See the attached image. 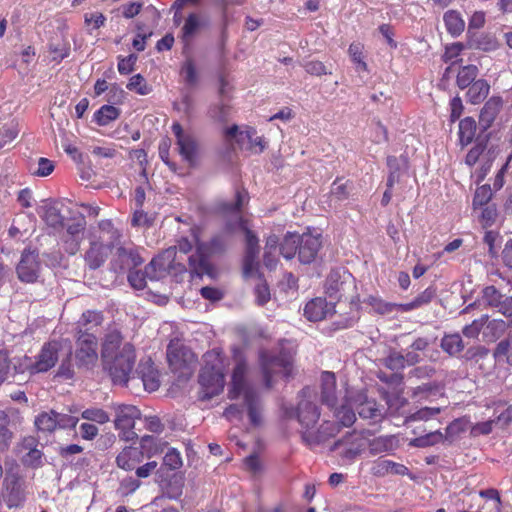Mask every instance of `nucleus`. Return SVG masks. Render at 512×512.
<instances>
[{"instance_id":"nucleus-27","label":"nucleus","mask_w":512,"mask_h":512,"mask_svg":"<svg viewBox=\"0 0 512 512\" xmlns=\"http://www.w3.org/2000/svg\"><path fill=\"white\" fill-rule=\"evenodd\" d=\"M407 471L406 466L382 458L375 461L371 468L372 474L377 477H384L388 474L405 475Z\"/></svg>"},{"instance_id":"nucleus-64","label":"nucleus","mask_w":512,"mask_h":512,"mask_svg":"<svg viewBox=\"0 0 512 512\" xmlns=\"http://www.w3.org/2000/svg\"><path fill=\"white\" fill-rule=\"evenodd\" d=\"M127 89L135 90L140 95H147L151 88L147 86L144 77L141 74H136L131 77L127 84Z\"/></svg>"},{"instance_id":"nucleus-7","label":"nucleus","mask_w":512,"mask_h":512,"mask_svg":"<svg viewBox=\"0 0 512 512\" xmlns=\"http://www.w3.org/2000/svg\"><path fill=\"white\" fill-rule=\"evenodd\" d=\"M299 397L296 409H286L285 415L288 418L296 417L299 424L308 431L318 422L320 411L315 403V396L309 388L302 389Z\"/></svg>"},{"instance_id":"nucleus-47","label":"nucleus","mask_w":512,"mask_h":512,"mask_svg":"<svg viewBox=\"0 0 512 512\" xmlns=\"http://www.w3.org/2000/svg\"><path fill=\"white\" fill-rule=\"evenodd\" d=\"M201 28V15L191 13L185 20L182 27V38L184 41L189 39Z\"/></svg>"},{"instance_id":"nucleus-44","label":"nucleus","mask_w":512,"mask_h":512,"mask_svg":"<svg viewBox=\"0 0 512 512\" xmlns=\"http://www.w3.org/2000/svg\"><path fill=\"white\" fill-rule=\"evenodd\" d=\"M443 440V434L438 430L430 431L427 434L414 438L409 442L410 446L425 448L433 446Z\"/></svg>"},{"instance_id":"nucleus-23","label":"nucleus","mask_w":512,"mask_h":512,"mask_svg":"<svg viewBox=\"0 0 512 512\" xmlns=\"http://www.w3.org/2000/svg\"><path fill=\"white\" fill-rule=\"evenodd\" d=\"M140 410L133 405H121L117 408L115 427L117 428H134L135 421L140 419Z\"/></svg>"},{"instance_id":"nucleus-19","label":"nucleus","mask_w":512,"mask_h":512,"mask_svg":"<svg viewBox=\"0 0 512 512\" xmlns=\"http://www.w3.org/2000/svg\"><path fill=\"white\" fill-rule=\"evenodd\" d=\"M172 131L176 137V144L180 155L190 164L195 161L197 144L192 135L187 134L183 131L182 126L179 123L172 125Z\"/></svg>"},{"instance_id":"nucleus-29","label":"nucleus","mask_w":512,"mask_h":512,"mask_svg":"<svg viewBox=\"0 0 512 512\" xmlns=\"http://www.w3.org/2000/svg\"><path fill=\"white\" fill-rule=\"evenodd\" d=\"M62 206L58 202L45 205L43 219L48 226L54 229L64 228L66 217L62 214Z\"/></svg>"},{"instance_id":"nucleus-34","label":"nucleus","mask_w":512,"mask_h":512,"mask_svg":"<svg viewBox=\"0 0 512 512\" xmlns=\"http://www.w3.org/2000/svg\"><path fill=\"white\" fill-rule=\"evenodd\" d=\"M397 447V439L395 436H381L374 438L369 443V452L377 455L383 452H389Z\"/></svg>"},{"instance_id":"nucleus-30","label":"nucleus","mask_w":512,"mask_h":512,"mask_svg":"<svg viewBox=\"0 0 512 512\" xmlns=\"http://www.w3.org/2000/svg\"><path fill=\"white\" fill-rule=\"evenodd\" d=\"M35 443V439L32 437L26 438L24 440V446L29 449V451L23 456L22 463L24 466L30 468H39L43 465V453L41 450L37 448H32Z\"/></svg>"},{"instance_id":"nucleus-22","label":"nucleus","mask_w":512,"mask_h":512,"mask_svg":"<svg viewBox=\"0 0 512 512\" xmlns=\"http://www.w3.org/2000/svg\"><path fill=\"white\" fill-rule=\"evenodd\" d=\"M342 446H346L342 452L343 457L353 459L360 454L363 447V439L355 432L347 433L343 438L337 440L332 450H336Z\"/></svg>"},{"instance_id":"nucleus-17","label":"nucleus","mask_w":512,"mask_h":512,"mask_svg":"<svg viewBox=\"0 0 512 512\" xmlns=\"http://www.w3.org/2000/svg\"><path fill=\"white\" fill-rule=\"evenodd\" d=\"M40 271L38 254L35 251L24 250L16 267L18 278L22 282L33 283L37 280Z\"/></svg>"},{"instance_id":"nucleus-21","label":"nucleus","mask_w":512,"mask_h":512,"mask_svg":"<svg viewBox=\"0 0 512 512\" xmlns=\"http://www.w3.org/2000/svg\"><path fill=\"white\" fill-rule=\"evenodd\" d=\"M60 344L58 342H49L45 344L35 360L36 372H46L54 365L59 359Z\"/></svg>"},{"instance_id":"nucleus-12","label":"nucleus","mask_w":512,"mask_h":512,"mask_svg":"<svg viewBox=\"0 0 512 512\" xmlns=\"http://www.w3.org/2000/svg\"><path fill=\"white\" fill-rule=\"evenodd\" d=\"M480 302L485 308L496 309L505 317H512V296L502 294L494 285L482 289Z\"/></svg>"},{"instance_id":"nucleus-56","label":"nucleus","mask_w":512,"mask_h":512,"mask_svg":"<svg viewBox=\"0 0 512 512\" xmlns=\"http://www.w3.org/2000/svg\"><path fill=\"white\" fill-rule=\"evenodd\" d=\"M488 319V315H482L479 319H475L471 324L466 325L462 329L463 335L468 338H477Z\"/></svg>"},{"instance_id":"nucleus-55","label":"nucleus","mask_w":512,"mask_h":512,"mask_svg":"<svg viewBox=\"0 0 512 512\" xmlns=\"http://www.w3.org/2000/svg\"><path fill=\"white\" fill-rule=\"evenodd\" d=\"M330 194L338 201L347 199L350 194L349 181L343 182L342 178H337L332 184Z\"/></svg>"},{"instance_id":"nucleus-41","label":"nucleus","mask_w":512,"mask_h":512,"mask_svg":"<svg viewBox=\"0 0 512 512\" xmlns=\"http://www.w3.org/2000/svg\"><path fill=\"white\" fill-rule=\"evenodd\" d=\"M298 243L299 235L288 232L280 244L281 255L288 260L292 259L298 253Z\"/></svg>"},{"instance_id":"nucleus-31","label":"nucleus","mask_w":512,"mask_h":512,"mask_svg":"<svg viewBox=\"0 0 512 512\" xmlns=\"http://www.w3.org/2000/svg\"><path fill=\"white\" fill-rule=\"evenodd\" d=\"M248 202V193L245 190H237L233 202H222L218 209L224 214L239 215L241 208Z\"/></svg>"},{"instance_id":"nucleus-2","label":"nucleus","mask_w":512,"mask_h":512,"mask_svg":"<svg viewBox=\"0 0 512 512\" xmlns=\"http://www.w3.org/2000/svg\"><path fill=\"white\" fill-rule=\"evenodd\" d=\"M98 342L93 333L82 332L79 329L75 343V362H72V352L69 351L61 360L57 376L64 379H71L75 374V367L78 369L91 370L98 361Z\"/></svg>"},{"instance_id":"nucleus-26","label":"nucleus","mask_w":512,"mask_h":512,"mask_svg":"<svg viewBox=\"0 0 512 512\" xmlns=\"http://www.w3.org/2000/svg\"><path fill=\"white\" fill-rule=\"evenodd\" d=\"M321 398L327 406L334 408L337 402L336 397V379L332 372H323L321 377Z\"/></svg>"},{"instance_id":"nucleus-63","label":"nucleus","mask_w":512,"mask_h":512,"mask_svg":"<svg viewBox=\"0 0 512 512\" xmlns=\"http://www.w3.org/2000/svg\"><path fill=\"white\" fill-rule=\"evenodd\" d=\"M163 464L170 470L179 469L183 464L180 452L175 448H170L163 458Z\"/></svg>"},{"instance_id":"nucleus-40","label":"nucleus","mask_w":512,"mask_h":512,"mask_svg":"<svg viewBox=\"0 0 512 512\" xmlns=\"http://www.w3.org/2000/svg\"><path fill=\"white\" fill-rule=\"evenodd\" d=\"M441 348L450 356H456L464 349V343L459 334L445 335L441 339Z\"/></svg>"},{"instance_id":"nucleus-8","label":"nucleus","mask_w":512,"mask_h":512,"mask_svg":"<svg viewBox=\"0 0 512 512\" xmlns=\"http://www.w3.org/2000/svg\"><path fill=\"white\" fill-rule=\"evenodd\" d=\"M260 362L264 383L268 389L273 387L275 376L288 377L290 375L291 360L284 354L272 355L267 351H262Z\"/></svg>"},{"instance_id":"nucleus-14","label":"nucleus","mask_w":512,"mask_h":512,"mask_svg":"<svg viewBox=\"0 0 512 512\" xmlns=\"http://www.w3.org/2000/svg\"><path fill=\"white\" fill-rule=\"evenodd\" d=\"M2 496L8 508H17L24 502L25 494L21 478L11 470L6 472Z\"/></svg>"},{"instance_id":"nucleus-48","label":"nucleus","mask_w":512,"mask_h":512,"mask_svg":"<svg viewBox=\"0 0 512 512\" xmlns=\"http://www.w3.org/2000/svg\"><path fill=\"white\" fill-rule=\"evenodd\" d=\"M382 364L391 371H403L405 369L403 353L391 349L388 355L382 359Z\"/></svg>"},{"instance_id":"nucleus-51","label":"nucleus","mask_w":512,"mask_h":512,"mask_svg":"<svg viewBox=\"0 0 512 512\" xmlns=\"http://www.w3.org/2000/svg\"><path fill=\"white\" fill-rule=\"evenodd\" d=\"M11 365L12 375L23 374L25 372H29L30 374L37 373L35 368V360L28 356L17 358L14 360V362L11 361Z\"/></svg>"},{"instance_id":"nucleus-24","label":"nucleus","mask_w":512,"mask_h":512,"mask_svg":"<svg viewBox=\"0 0 512 512\" xmlns=\"http://www.w3.org/2000/svg\"><path fill=\"white\" fill-rule=\"evenodd\" d=\"M143 456V450L127 446L117 455L116 464L123 470L131 471L142 461Z\"/></svg>"},{"instance_id":"nucleus-42","label":"nucleus","mask_w":512,"mask_h":512,"mask_svg":"<svg viewBox=\"0 0 512 512\" xmlns=\"http://www.w3.org/2000/svg\"><path fill=\"white\" fill-rule=\"evenodd\" d=\"M444 22L448 32L453 36H458L464 31L465 22L454 10H449L444 14Z\"/></svg>"},{"instance_id":"nucleus-35","label":"nucleus","mask_w":512,"mask_h":512,"mask_svg":"<svg viewBox=\"0 0 512 512\" xmlns=\"http://www.w3.org/2000/svg\"><path fill=\"white\" fill-rule=\"evenodd\" d=\"M166 445L167 442L158 439L152 435H144L140 439L141 449L148 458L158 453H162Z\"/></svg>"},{"instance_id":"nucleus-5","label":"nucleus","mask_w":512,"mask_h":512,"mask_svg":"<svg viewBox=\"0 0 512 512\" xmlns=\"http://www.w3.org/2000/svg\"><path fill=\"white\" fill-rule=\"evenodd\" d=\"M187 271L189 267L185 266L181 255H177L176 247L167 248L145 266V273L150 281H158L167 275H172L177 282H180Z\"/></svg>"},{"instance_id":"nucleus-54","label":"nucleus","mask_w":512,"mask_h":512,"mask_svg":"<svg viewBox=\"0 0 512 512\" xmlns=\"http://www.w3.org/2000/svg\"><path fill=\"white\" fill-rule=\"evenodd\" d=\"M492 189L490 185L485 184L478 187L473 197V208L477 209L488 204L492 198Z\"/></svg>"},{"instance_id":"nucleus-4","label":"nucleus","mask_w":512,"mask_h":512,"mask_svg":"<svg viewBox=\"0 0 512 512\" xmlns=\"http://www.w3.org/2000/svg\"><path fill=\"white\" fill-rule=\"evenodd\" d=\"M226 246V240L222 235L214 236L208 243L197 241L196 251L187 258L191 276L202 278L204 275H207L210 278H214L215 270L209 261V257L214 254L223 253Z\"/></svg>"},{"instance_id":"nucleus-45","label":"nucleus","mask_w":512,"mask_h":512,"mask_svg":"<svg viewBox=\"0 0 512 512\" xmlns=\"http://www.w3.org/2000/svg\"><path fill=\"white\" fill-rule=\"evenodd\" d=\"M478 75V68L475 65H467L462 67L457 75V85L460 89H465L475 82Z\"/></svg>"},{"instance_id":"nucleus-28","label":"nucleus","mask_w":512,"mask_h":512,"mask_svg":"<svg viewBox=\"0 0 512 512\" xmlns=\"http://www.w3.org/2000/svg\"><path fill=\"white\" fill-rule=\"evenodd\" d=\"M501 107L502 100L499 97H492L485 103L479 117V124L483 130H486L490 127L498 115Z\"/></svg>"},{"instance_id":"nucleus-49","label":"nucleus","mask_w":512,"mask_h":512,"mask_svg":"<svg viewBox=\"0 0 512 512\" xmlns=\"http://www.w3.org/2000/svg\"><path fill=\"white\" fill-rule=\"evenodd\" d=\"M371 308L380 315H386L394 312L397 308L396 303L386 302L376 296H369L365 300Z\"/></svg>"},{"instance_id":"nucleus-39","label":"nucleus","mask_w":512,"mask_h":512,"mask_svg":"<svg viewBox=\"0 0 512 512\" xmlns=\"http://www.w3.org/2000/svg\"><path fill=\"white\" fill-rule=\"evenodd\" d=\"M336 431L337 428L335 424L324 422L318 430L317 435L314 436L310 432H303L302 437L308 444H315L324 441L327 437L333 436Z\"/></svg>"},{"instance_id":"nucleus-37","label":"nucleus","mask_w":512,"mask_h":512,"mask_svg":"<svg viewBox=\"0 0 512 512\" xmlns=\"http://www.w3.org/2000/svg\"><path fill=\"white\" fill-rule=\"evenodd\" d=\"M35 426L39 431L52 433L57 429V412H42L35 418Z\"/></svg>"},{"instance_id":"nucleus-6","label":"nucleus","mask_w":512,"mask_h":512,"mask_svg":"<svg viewBox=\"0 0 512 512\" xmlns=\"http://www.w3.org/2000/svg\"><path fill=\"white\" fill-rule=\"evenodd\" d=\"M203 358L205 365L199 374V394L202 400H209L223 391L225 380L219 353L213 350L205 353Z\"/></svg>"},{"instance_id":"nucleus-16","label":"nucleus","mask_w":512,"mask_h":512,"mask_svg":"<svg viewBox=\"0 0 512 512\" xmlns=\"http://www.w3.org/2000/svg\"><path fill=\"white\" fill-rule=\"evenodd\" d=\"M298 259L302 264H311L315 261L321 247L322 235L310 232L299 235Z\"/></svg>"},{"instance_id":"nucleus-58","label":"nucleus","mask_w":512,"mask_h":512,"mask_svg":"<svg viewBox=\"0 0 512 512\" xmlns=\"http://www.w3.org/2000/svg\"><path fill=\"white\" fill-rule=\"evenodd\" d=\"M253 276H258L259 278V283L255 286L254 293L256 296V303L262 306L270 300V290L267 283L261 279L259 271Z\"/></svg>"},{"instance_id":"nucleus-43","label":"nucleus","mask_w":512,"mask_h":512,"mask_svg":"<svg viewBox=\"0 0 512 512\" xmlns=\"http://www.w3.org/2000/svg\"><path fill=\"white\" fill-rule=\"evenodd\" d=\"M358 414L363 419H378L382 417V413L378 405L373 399H365L357 406Z\"/></svg>"},{"instance_id":"nucleus-11","label":"nucleus","mask_w":512,"mask_h":512,"mask_svg":"<svg viewBox=\"0 0 512 512\" xmlns=\"http://www.w3.org/2000/svg\"><path fill=\"white\" fill-rule=\"evenodd\" d=\"M352 288H354V278L347 271L332 270L326 279V294L335 302L345 296Z\"/></svg>"},{"instance_id":"nucleus-60","label":"nucleus","mask_w":512,"mask_h":512,"mask_svg":"<svg viewBox=\"0 0 512 512\" xmlns=\"http://www.w3.org/2000/svg\"><path fill=\"white\" fill-rule=\"evenodd\" d=\"M335 417L343 426L346 427L352 425L356 420V416L353 409L347 405H341L340 408L336 409Z\"/></svg>"},{"instance_id":"nucleus-15","label":"nucleus","mask_w":512,"mask_h":512,"mask_svg":"<svg viewBox=\"0 0 512 512\" xmlns=\"http://www.w3.org/2000/svg\"><path fill=\"white\" fill-rule=\"evenodd\" d=\"M167 360L173 370H179L193 363L195 355L179 339H172L167 346Z\"/></svg>"},{"instance_id":"nucleus-61","label":"nucleus","mask_w":512,"mask_h":512,"mask_svg":"<svg viewBox=\"0 0 512 512\" xmlns=\"http://www.w3.org/2000/svg\"><path fill=\"white\" fill-rule=\"evenodd\" d=\"M55 165L54 162L48 158L41 157L38 159V167L36 169L30 168V172L32 175L37 177H46L49 176L54 171Z\"/></svg>"},{"instance_id":"nucleus-20","label":"nucleus","mask_w":512,"mask_h":512,"mask_svg":"<svg viewBox=\"0 0 512 512\" xmlns=\"http://www.w3.org/2000/svg\"><path fill=\"white\" fill-rule=\"evenodd\" d=\"M132 381H140L144 386L145 390L153 392L159 387V380L157 371L153 367V363L150 359L147 361H141L138 367L135 369Z\"/></svg>"},{"instance_id":"nucleus-52","label":"nucleus","mask_w":512,"mask_h":512,"mask_svg":"<svg viewBox=\"0 0 512 512\" xmlns=\"http://www.w3.org/2000/svg\"><path fill=\"white\" fill-rule=\"evenodd\" d=\"M487 140H488L487 135H484V136L478 135V137L476 138L475 146L473 148H471L470 151L466 155V159H465L466 164H468L469 166H473L477 163L480 155L483 153V151L486 148Z\"/></svg>"},{"instance_id":"nucleus-33","label":"nucleus","mask_w":512,"mask_h":512,"mask_svg":"<svg viewBox=\"0 0 512 512\" xmlns=\"http://www.w3.org/2000/svg\"><path fill=\"white\" fill-rule=\"evenodd\" d=\"M477 124L472 117H465L459 122V141L462 146L470 144L476 134Z\"/></svg>"},{"instance_id":"nucleus-18","label":"nucleus","mask_w":512,"mask_h":512,"mask_svg":"<svg viewBox=\"0 0 512 512\" xmlns=\"http://www.w3.org/2000/svg\"><path fill=\"white\" fill-rule=\"evenodd\" d=\"M335 304L331 299L328 302L325 298L316 297L305 305L304 315L309 321H321L335 313Z\"/></svg>"},{"instance_id":"nucleus-59","label":"nucleus","mask_w":512,"mask_h":512,"mask_svg":"<svg viewBox=\"0 0 512 512\" xmlns=\"http://www.w3.org/2000/svg\"><path fill=\"white\" fill-rule=\"evenodd\" d=\"M440 408H432V407H424L416 411L415 413L409 415L406 418V423L412 421H428L440 413Z\"/></svg>"},{"instance_id":"nucleus-1","label":"nucleus","mask_w":512,"mask_h":512,"mask_svg":"<svg viewBox=\"0 0 512 512\" xmlns=\"http://www.w3.org/2000/svg\"><path fill=\"white\" fill-rule=\"evenodd\" d=\"M101 357L104 369L114 384L126 385L133 376L136 353L130 342H124L121 332L112 328L102 343Z\"/></svg>"},{"instance_id":"nucleus-13","label":"nucleus","mask_w":512,"mask_h":512,"mask_svg":"<svg viewBox=\"0 0 512 512\" xmlns=\"http://www.w3.org/2000/svg\"><path fill=\"white\" fill-rule=\"evenodd\" d=\"M64 227H66V233L63 235L65 250L70 255H75L79 251L80 244L84 239L86 220L84 216L78 215L69 219Z\"/></svg>"},{"instance_id":"nucleus-25","label":"nucleus","mask_w":512,"mask_h":512,"mask_svg":"<svg viewBox=\"0 0 512 512\" xmlns=\"http://www.w3.org/2000/svg\"><path fill=\"white\" fill-rule=\"evenodd\" d=\"M106 258V247L102 243L96 241L90 243V247L84 255L85 263L91 270L100 268L106 261Z\"/></svg>"},{"instance_id":"nucleus-36","label":"nucleus","mask_w":512,"mask_h":512,"mask_svg":"<svg viewBox=\"0 0 512 512\" xmlns=\"http://www.w3.org/2000/svg\"><path fill=\"white\" fill-rule=\"evenodd\" d=\"M489 89L490 86L486 80H477L468 86L467 97L473 104L480 103L487 97Z\"/></svg>"},{"instance_id":"nucleus-46","label":"nucleus","mask_w":512,"mask_h":512,"mask_svg":"<svg viewBox=\"0 0 512 512\" xmlns=\"http://www.w3.org/2000/svg\"><path fill=\"white\" fill-rule=\"evenodd\" d=\"M231 113V106L228 104L226 99H221L218 104H215L209 108V117L215 121L226 122Z\"/></svg>"},{"instance_id":"nucleus-3","label":"nucleus","mask_w":512,"mask_h":512,"mask_svg":"<svg viewBox=\"0 0 512 512\" xmlns=\"http://www.w3.org/2000/svg\"><path fill=\"white\" fill-rule=\"evenodd\" d=\"M247 366L243 360H238L233 369L231 387L228 392L230 399H237L243 395L248 409V415L253 425L260 423V402L257 392L246 380Z\"/></svg>"},{"instance_id":"nucleus-62","label":"nucleus","mask_w":512,"mask_h":512,"mask_svg":"<svg viewBox=\"0 0 512 512\" xmlns=\"http://www.w3.org/2000/svg\"><path fill=\"white\" fill-rule=\"evenodd\" d=\"M82 418L94 421L99 424H104L109 421V415L103 409L100 408H90L86 409L82 412Z\"/></svg>"},{"instance_id":"nucleus-9","label":"nucleus","mask_w":512,"mask_h":512,"mask_svg":"<svg viewBox=\"0 0 512 512\" xmlns=\"http://www.w3.org/2000/svg\"><path fill=\"white\" fill-rule=\"evenodd\" d=\"M239 226L245 234V255L243 259V275L244 277H253L254 274L258 272L259 269V239L255 235L253 231H251L246 222L242 219V217H238Z\"/></svg>"},{"instance_id":"nucleus-10","label":"nucleus","mask_w":512,"mask_h":512,"mask_svg":"<svg viewBox=\"0 0 512 512\" xmlns=\"http://www.w3.org/2000/svg\"><path fill=\"white\" fill-rule=\"evenodd\" d=\"M115 251L111 260V269L116 273H125L128 270L135 269L143 263L138 249L133 244L114 245Z\"/></svg>"},{"instance_id":"nucleus-57","label":"nucleus","mask_w":512,"mask_h":512,"mask_svg":"<svg viewBox=\"0 0 512 512\" xmlns=\"http://www.w3.org/2000/svg\"><path fill=\"white\" fill-rule=\"evenodd\" d=\"M102 315L95 311H86L78 321L79 327H85L84 332H88L93 326H98L102 322Z\"/></svg>"},{"instance_id":"nucleus-53","label":"nucleus","mask_w":512,"mask_h":512,"mask_svg":"<svg viewBox=\"0 0 512 512\" xmlns=\"http://www.w3.org/2000/svg\"><path fill=\"white\" fill-rule=\"evenodd\" d=\"M120 112L119 110L111 105H103L96 113H95V120L96 122L101 125L105 126L109 122L115 120L118 118Z\"/></svg>"},{"instance_id":"nucleus-32","label":"nucleus","mask_w":512,"mask_h":512,"mask_svg":"<svg viewBox=\"0 0 512 512\" xmlns=\"http://www.w3.org/2000/svg\"><path fill=\"white\" fill-rule=\"evenodd\" d=\"M387 166L389 168L387 187L392 188L395 183L399 182L400 172L402 169L406 168L407 160L403 157L397 158L395 156H388Z\"/></svg>"},{"instance_id":"nucleus-50","label":"nucleus","mask_w":512,"mask_h":512,"mask_svg":"<svg viewBox=\"0 0 512 512\" xmlns=\"http://www.w3.org/2000/svg\"><path fill=\"white\" fill-rule=\"evenodd\" d=\"M99 229L103 236L102 239H107L109 241L108 246L113 248L116 242L121 237V234L118 229H116L113 223L110 220H102L99 223Z\"/></svg>"},{"instance_id":"nucleus-38","label":"nucleus","mask_w":512,"mask_h":512,"mask_svg":"<svg viewBox=\"0 0 512 512\" xmlns=\"http://www.w3.org/2000/svg\"><path fill=\"white\" fill-rule=\"evenodd\" d=\"M508 324L502 319H493L485 324L483 336L489 341H495L500 338L508 328Z\"/></svg>"}]
</instances>
